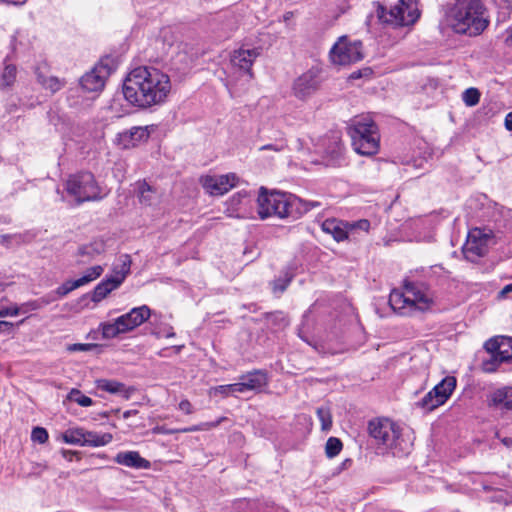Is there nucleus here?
Segmentation results:
<instances>
[{
	"label": "nucleus",
	"mask_w": 512,
	"mask_h": 512,
	"mask_svg": "<svg viewBox=\"0 0 512 512\" xmlns=\"http://www.w3.org/2000/svg\"><path fill=\"white\" fill-rule=\"evenodd\" d=\"M122 333H124V331H122V327L118 324L116 319L112 323L108 322L102 324V334L104 338H114Z\"/></svg>",
	"instance_id": "58836bf2"
},
{
	"label": "nucleus",
	"mask_w": 512,
	"mask_h": 512,
	"mask_svg": "<svg viewBox=\"0 0 512 512\" xmlns=\"http://www.w3.org/2000/svg\"><path fill=\"white\" fill-rule=\"evenodd\" d=\"M96 387L110 394H119L126 400L130 399L135 392L134 387H127L124 383L116 380L99 379L96 381Z\"/></svg>",
	"instance_id": "393cba45"
},
{
	"label": "nucleus",
	"mask_w": 512,
	"mask_h": 512,
	"mask_svg": "<svg viewBox=\"0 0 512 512\" xmlns=\"http://www.w3.org/2000/svg\"><path fill=\"white\" fill-rule=\"evenodd\" d=\"M55 298H49V296L47 297H43L41 299H39L38 301L41 303L42 307L49 304L51 301H54Z\"/></svg>",
	"instance_id": "680f3d73"
},
{
	"label": "nucleus",
	"mask_w": 512,
	"mask_h": 512,
	"mask_svg": "<svg viewBox=\"0 0 512 512\" xmlns=\"http://www.w3.org/2000/svg\"><path fill=\"white\" fill-rule=\"evenodd\" d=\"M149 132L146 127H132L117 134L115 143L122 149L135 146L138 142L146 140Z\"/></svg>",
	"instance_id": "4be33fe9"
},
{
	"label": "nucleus",
	"mask_w": 512,
	"mask_h": 512,
	"mask_svg": "<svg viewBox=\"0 0 512 512\" xmlns=\"http://www.w3.org/2000/svg\"><path fill=\"white\" fill-rule=\"evenodd\" d=\"M348 134L354 150L361 156L371 157L379 150L378 127L369 116H358L351 120Z\"/></svg>",
	"instance_id": "39448f33"
},
{
	"label": "nucleus",
	"mask_w": 512,
	"mask_h": 512,
	"mask_svg": "<svg viewBox=\"0 0 512 512\" xmlns=\"http://www.w3.org/2000/svg\"><path fill=\"white\" fill-rule=\"evenodd\" d=\"M114 461L119 465L134 469H149L151 466L150 462L142 458L137 451L119 452L115 456Z\"/></svg>",
	"instance_id": "b1692460"
},
{
	"label": "nucleus",
	"mask_w": 512,
	"mask_h": 512,
	"mask_svg": "<svg viewBox=\"0 0 512 512\" xmlns=\"http://www.w3.org/2000/svg\"><path fill=\"white\" fill-rule=\"evenodd\" d=\"M467 216L478 221H496L498 214L496 204H493L485 194L471 196L465 204Z\"/></svg>",
	"instance_id": "4468645a"
},
{
	"label": "nucleus",
	"mask_w": 512,
	"mask_h": 512,
	"mask_svg": "<svg viewBox=\"0 0 512 512\" xmlns=\"http://www.w3.org/2000/svg\"><path fill=\"white\" fill-rule=\"evenodd\" d=\"M456 387V378L453 376L445 377L432 389L433 395L437 398L436 402L445 403Z\"/></svg>",
	"instance_id": "bb28decb"
},
{
	"label": "nucleus",
	"mask_w": 512,
	"mask_h": 512,
	"mask_svg": "<svg viewBox=\"0 0 512 512\" xmlns=\"http://www.w3.org/2000/svg\"><path fill=\"white\" fill-rule=\"evenodd\" d=\"M348 134L354 150L361 156L371 157L379 150L378 127L369 116H358L351 120Z\"/></svg>",
	"instance_id": "0eeeda50"
},
{
	"label": "nucleus",
	"mask_w": 512,
	"mask_h": 512,
	"mask_svg": "<svg viewBox=\"0 0 512 512\" xmlns=\"http://www.w3.org/2000/svg\"><path fill=\"white\" fill-rule=\"evenodd\" d=\"M371 73H372L371 69L366 68V69H364V70H358V71L353 72V73L350 75V78H351V79H359V78H361L362 76H364V75H365V76H367V75H369V74H371Z\"/></svg>",
	"instance_id": "5fc2aeb1"
},
{
	"label": "nucleus",
	"mask_w": 512,
	"mask_h": 512,
	"mask_svg": "<svg viewBox=\"0 0 512 512\" xmlns=\"http://www.w3.org/2000/svg\"><path fill=\"white\" fill-rule=\"evenodd\" d=\"M437 398L434 397L433 391H429L417 404L426 411H432L435 408L443 405V403L436 402Z\"/></svg>",
	"instance_id": "37998d69"
},
{
	"label": "nucleus",
	"mask_w": 512,
	"mask_h": 512,
	"mask_svg": "<svg viewBox=\"0 0 512 512\" xmlns=\"http://www.w3.org/2000/svg\"><path fill=\"white\" fill-rule=\"evenodd\" d=\"M65 85V81L59 79L55 76H49L42 87L46 90H49L51 93H56L60 89H62Z\"/></svg>",
	"instance_id": "c03bdc74"
},
{
	"label": "nucleus",
	"mask_w": 512,
	"mask_h": 512,
	"mask_svg": "<svg viewBox=\"0 0 512 512\" xmlns=\"http://www.w3.org/2000/svg\"><path fill=\"white\" fill-rule=\"evenodd\" d=\"M224 420H226V417H220L218 420H216L214 422L202 423V424L195 425V426H192V427H189V428H185L182 431L183 432H196V431L209 430V429L217 427Z\"/></svg>",
	"instance_id": "49530a36"
},
{
	"label": "nucleus",
	"mask_w": 512,
	"mask_h": 512,
	"mask_svg": "<svg viewBox=\"0 0 512 512\" xmlns=\"http://www.w3.org/2000/svg\"><path fill=\"white\" fill-rule=\"evenodd\" d=\"M2 2L20 6V5H23L26 2V0H23L21 2H12V1H7V0H2Z\"/></svg>",
	"instance_id": "338daca9"
},
{
	"label": "nucleus",
	"mask_w": 512,
	"mask_h": 512,
	"mask_svg": "<svg viewBox=\"0 0 512 512\" xmlns=\"http://www.w3.org/2000/svg\"><path fill=\"white\" fill-rule=\"evenodd\" d=\"M260 55L259 48L244 49L240 48L233 52L231 63L245 73L252 76L251 67L255 59Z\"/></svg>",
	"instance_id": "412c9836"
},
{
	"label": "nucleus",
	"mask_w": 512,
	"mask_h": 512,
	"mask_svg": "<svg viewBox=\"0 0 512 512\" xmlns=\"http://www.w3.org/2000/svg\"><path fill=\"white\" fill-rule=\"evenodd\" d=\"M31 439L34 442L44 444L48 440V432L43 427H35L32 430Z\"/></svg>",
	"instance_id": "de8ad7c7"
},
{
	"label": "nucleus",
	"mask_w": 512,
	"mask_h": 512,
	"mask_svg": "<svg viewBox=\"0 0 512 512\" xmlns=\"http://www.w3.org/2000/svg\"><path fill=\"white\" fill-rule=\"evenodd\" d=\"M442 11L446 25L457 34L477 36L489 24L481 0H447Z\"/></svg>",
	"instance_id": "f03ea898"
},
{
	"label": "nucleus",
	"mask_w": 512,
	"mask_h": 512,
	"mask_svg": "<svg viewBox=\"0 0 512 512\" xmlns=\"http://www.w3.org/2000/svg\"><path fill=\"white\" fill-rule=\"evenodd\" d=\"M216 391L223 394L224 396H227L229 394H232L230 391V388L227 387V385H220L216 388Z\"/></svg>",
	"instance_id": "4d7b16f0"
},
{
	"label": "nucleus",
	"mask_w": 512,
	"mask_h": 512,
	"mask_svg": "<svg viewBox=\"0 0 512 512\" xmlns=\"http://www.w3.org/2000/svg\"><path fill=\"white\" fill-rule=\"evenodd\" d=\"M137 412H138L137 410H127L123 413V418L127 419V418L131 417L132 415H136Z\"/></svg>",
	"instance_id": "0e129e2a"
},
{
	"label": "nucleus",
	"mask_w": 512,
	"mask_h": 512,
	"mask_svg": "<svg viewBox=\"0 0 512 512\" xmlns=\"http://www.w3.org/2000/svg\"><path fill=\"white\" fill-rule=\"evenodd\" d=\"M109 62V58L102 59L91 71L84 74L80 79L81 87L88 92L101 91L113 70Z\"/></svg>",
	"instance_id": "2eb2a0df"
},
{
	"label": "nucleus",
	"mask_w": 512,
	"mask_h": 512,
	"mask_svg": "<svg viewBox=\"0 0 512 512\" xmlns=\"http://www.w3.org/2000/svg\"><path fill=\"white\" fill-rule=\"evenodd\" d=\"M505 127L507 130L512 131V112H509L505 117Z\"/></svg>",
	"instance_id": "bf43d9fd"
},
{
	"label": "nucleus",
	"mask_w": 512,
	"mask_h": 512,
	"mask_svg": "<svg viewBox=\"0 0 512 512\" xmlns=\"http://www.w3.org/2000/svg\"><path fill=\"white\" fill-rule=\"evenodd\" d=\"M330 58L333 63L339 65L358 62L364 58L362 42L350 41L346 36H342L330 50Z\"/></svg>",
	"instance_id": "ddd939ff"
},
{
	"label": "nucleus",
	"mask_w": 512,
	"mask_h": 512,
	"mask_svg": "<svg viewBox=\"0 0 512 512\" xmlns=\"http://www.w3.org/2000/svg\"><path fill=\"white\" fill-rule=\"evenodd\" d=\"M501 441L507 447H511L512 446V438L505 437Z\"/></svg>",
	"instance_id": "69168bd1"
},
{
	"label": "nucleus",
	"mask_w": 512,
	"mask_h": 512,
	"mask_svg": "<svg viewBox=\"0 0 512 512\" xmlns=\"http://www.w3.org/2000/svg\"><path fill=\"white\" fill-rule=\"evenodd\" d=\"M347 228L349 232V236H352L356 230H361L363 232H368L370 228V222L367 219H361L354 222L347 221Z\"/></svg>",
	"instance_id": "a18cd8bd"
},
{
	"label": "nucleus",
	"mask_w": 512,
	"mask_h": 512,
	"mask_svg": "<svg viewBox=\"0 0 512 512\" xmlns=\"http://www.w3.org/2000/svg\"><path fill=\"white\" fill-rule=\"evenodd\" d=\"M293 194L268 191L266 187H260L257 198L258 214L261 219L272 216L278 218H292V200Z\"/></svg>",
	"instance_id": "6e6552de"
},
{
	"label": "nucleus",
	"mask_w": 512,
	"mask_h": 512,
	"mask_svg": "<svg viewBox=\"0 0 512 512\" xmlns=\"http://www.w3.org/2000/svg\"><path fill=\"white\" fill-rule=\"evenodd\" d=\"M434 302L432 290L423 282L405 281L403 290H392L389 304L394 311L405 315L413 310H428Z\"/></svg>",
	"instance_id": "7ed1b4c3"
},
{
	"label": "nucleus",
	"mask_w": 512,
	"mask_h": 512,
	"mask_svg": "<svg viewBox=\"0 0 512 512\" xmlns=\"http://www.w3.org/2000/svg\"><path fill=\"white\" fill-rule=\"evenodd\" d=\"M487 403L490 408L502 412H512V387H502L488 395Z\"/></svg>",
	"instance_id": "aec40b11"
},
{
	"label": "nucleus",
	"mask_w": 512,
	"mask_h": 512,
	"mask_svg": "<svg viewBox=\"0 0 512 512\" xmlns=\"http://www.w3.org/2000/svg\"><path fill=\"white\" fill-rule=\"evenodd\" d=\"M320 85L319 69L311 68L294 80L293 94L298 99L305 100L313 95L320 88Z\"/></svg>",
	"instance_id": "dca6fc26"
},
{
	"label": "nucleus",
	"mask_w": 512,
	"mask_h": 512,
	"mask_svg": "<svg viewBox=\"0 0 512 512\" xmlns=\"http://www.w3.org/2000/svg\"><path fill=\"white\" fill-rule=\"evenodd\" d=\"M103 273V267L100 265L93 266L84 273V275L80 278H78L79 282L82 286L92 282L93 280L97 279L101 276Z\"/></svg>",
	"instance_id": "ea45409f"
},
{
	"label": "nucleus",
	"mask_w": 512,
	"mask_h": 512,
	"mask_svg": "<svg viewBox=\"0 0 512 512\" xmlns=\"http://www.w3.org/2000/svg\"><path fill=\"white\" fill-rule=\"evenodd\" d=\"M510 292H512V283L504 286L499 292V295L500 297H506Z\"/></svg>",
	"instance_id": "13d9d810"
},
{
	"label": "nucleus",
	"mask_w": 512,
	"mask_h": 512,
	"mask_svg": "<svg viewBox=\"0 0 512 512\" xmlns=\"http://www.w3.org/2000/svg\"><path fill=\"white\" fill-rule=\"evenodd\" d=\"M90 347V344H73L69 349L71 351H87L90 349Z\"/></svg>",
	"instance_id": "6e6d98bb"
},
{
	"label": "nucleus",
	"mask_w": 512,
	"mask_h": 512,
	"mask_svg": "<svg viewBox=\"0 0 512 512\" xmlns=\"http://www.w3.org/2000/svg\"><path fill=\"white\" fill-rule=\"evenodd\" d=\"M111 441L112 435L110 433L98 434L85 431V446L100 447L109 444Z\"/></svg>",
	"instance_id": "473e14b6"
},
{
	"label": "nucleus",
	"mask_w": 512,
	"mask_h": 512,
	"mask_svg": "<svg viewBox=\"0 0 512 512\" xmlns=\"http://www.w3.org/2000/svg\"><path fill=\"white\" fill-rule=\"evenodd\" d=\"M376 15L384 25L401 27L414 24L420 17V12L416 0H399L389 8L378 3Z\"/></svg>",
	"instance_id": "1a4fd4ad"
},
{
	"label": "nucleus",
	"mask_w": 512,
	"mask_h": 512,
	"mask_svg": "<svg viewBox=\"0 0 512 512\" xmlns=\"http://www.w3.org/2000/svg\"><path fill=\"white\" fill-rule=\"evenodd\" d=\"M105 251V242L103 240H94L89 244L79 247L78 255L87 257L88 260L95 258Z\"/></svg>",
	"instance_id": "2f4dec72"
},
{
	"label": "nucleus",
	"mask_w": 512,
	"mask_h": 512,
	"mask_svg": "<svg viewBox=\"0 0 512 512\" xmlns=\"http://www.w3.org/2000/svg\"><path fill=\"white\" fill-rule=\"evenodd\" d=\"M16 41H17V36L14 34L11 37V42H10L11 53L8 54L3 61L4 67H3V70L0 75V89H5L8 87H11L16 81L17 67L13 63L10 62L12 59V55H14V53L16 51Z\"/></svg>",
	"instance_id": "6ab92c4d"
},
{
	"label": "nucleus",
	"mask_w": 512,
	"mask_h": 512,
	"mask_svg": "<svg viewBox=\"0 0 512 512\" xmlns=\"http://www.w3.org/2000/svg\"><path fill=\"white\" fill-rule=\"evenodd\" d=\"M35 74H36V77H37V81H38L39 84H41V86L44 84L46 79L49 77V76H47V73L45 71H43L42 67H40V66H38L36 68Z\"/></svg>",
	"instance_id": "864d4df0"
},
{
	"label": "nucleus",
	"mask_w": 512,
	"mask_h": 512,
	"mask_svg": "<svg viewBox=\"0 0 512 512\" xmlns=\"http://www.w3.org/2000/svg\"><path fill=\"white\" fill-rule=\"evenodd\" d=\"M81 283L79 282L78 279L76 280H68L66 282H64L62 285H60L56 290H55V294L59 297V298H62V297H65L67 294H69L70 292H72L73 290L81 287Z\"/></svg>",
	"instance_id": "a19ab883"
},
{
	"label": "nucleus",
	"mask_w": 512,
	"mask_h": 512,
	"mask_svg": "<svg viewBox=\"0 0 512 512\" xmlns=\"http://www.w3.org/2000/svg\"><path fill=\"white\" fill-rule=\"evenodd\" d=\"M484 348L491 358L483 362L486 372H494L502 363L512 364V337L495 336L485 342Z\"/></svg>",
	"instance_id": "f8f14e48"
},
{
	"label": "nucleus",
	"mask_w": 512,
	"mask_h": 512,
	"mask_svg": "<svg viewBox=\"0 0 512 512\" xmlns=\"http://www.w3.org/2000/svg\"><path fill=\"white\" fill-rule=\"evenodd\" d=\"M40 308H42V305L38 300L31 301L22 305V311L24 313L30 310H38Z\"/></svg>",
	"instance_id": "3c124183"
},
{
	"label": "nucleus",
	"mask_w": 512,
	"mask_h": 512,
	"mask_svg": "<svg viewBox=\"0 0 512 512\" xmlns=\"http://www.w3.org/2000/svg\"><path fill=\"white\" fill-rule=\"evenodd\" d=\"M292 200V219H298L305 213L309 212L314 208L321 207V202L319 201H306L295 195H293Z\"/></svg>",
	"instance_id": "c85d7f7f"
},
{
	"label": "nucleus",
	"mask_w": 512,
	"mask_h": 512,
	"mask_svg": "<svg viewBox=\"0 0 512 512\" xmlns=\"http://www.w3.org/2000/svg\"><path fill=\"white\" fill-rule=\"evenodd\" d=\"M65 190L73 197L76 204L99 200L106 195L96 182L94 175L87 171L70 175L66 181Z\"/></svg>",
	"instance_id": "9d476101"
},
{
	"label": "nucleus",
	"mask_w": 512,
	"mask_h": 512,
	"mask_svg": "<svg viewBox=\"0 0 512 512\" xmlns=\"http://www.w3.org/2000/svg\"><path fill=\"white\" fill-rule=\"evenodd\" d=\"M294 275V271L290 267L283 270L281 275L273 281V291L280 293L284 292Z\"/></svg>",
	"instance_id": "72a5a7b5"
},
{
	"label": "nucleus",
	"mask_w": 512,
	"mask_h": 512,
	"mask_svg": "<svg viewBox=\"0 0 512 512\" xmlns=\"http://www.w3.org/2000/svg\"><path fill=\"white\" fill-rule=\"evenodd\" d=\"M20 313V308L17 305H13L7 308H0V317L16 316Z\"/></svg>",
	"instance_id": "09e8293b"
},
{
	"label": "nucleus",
	"mask_w": 512,
	"mask_h": 512,
	"mask_svg": "<svg viewBox=\"0 0 512 512\" xmlns=\"http://www.w3.org/2000/svg\"><path fill=\"white\" fill-rule=\"evenodd\" d=\"M321 229L326 234H330L337 242H342L349 239V232L347 228V221L338 220L335 218L326 219L321 224Z\"/></svg>",
	"instance_id": "5701e85b"
},
{
	"label": "nucleus",
	"mask_w": 512,
	"mask_h": 512,
	"mask_svg": "<svg viewBox=\"0 0 512 512\" xmlns=\"http://www.w3.org/2000/svg\"><path fill=\"white\" fill-rule=\"evenodd\" d=\"M242 197H246V192H238L236 195L233 196L232 201L233 202H240Z\"/></svg>",
	"instance_id": "e2e57ef3"
},
{
	"label": "nucleus",
	"mask_w": 512,
	"mask_h": 512,
	"mask_svg": "<svg viewBox=\"0 0 512 512\" xmlns=\"http://www.w3.org/2000/svg\"><path fill=\"white\" fill-rule=\"evenodd\" d=\"M131 263L132 261L128 254H123L118 258L117 263L113 267V274L109 276L116 285L120 286L130 273Z\"/></svg>",
	"instance_id": "cd10ccee"
},
{
	"label": "nucleus",
	"mask_w": 512,
	"mask_h": 512,
	"mask_svg": "<svg viewBox=\"0 0 512 512\" xmlns=\"http://www.w3.org/2000/svg\"><path fill=\"white\" fill-rule=\"evenodd\" d=\"M368 430L376 444L382 446L393 456L402 457L410 453L412 441L405 438L399 427L387 418L374 419L369 422Z\"/></svg>",
	"instance_id": "20e7f679"
},
{
	"label": "nucleus",
	"mask_w": 512,
	"mask_h": 512,
	"mask_svg": "<svg viewBox=\"0 0 512 512\" xmlns=\"http://www.w3.org/2000/svg\"><path fill=\"white\" fill-rule=\"evenodd\" d=\"M317 417L323 431H329L332 427V415L329 407L321 406L316 410Z\"/></svg>",
	"instance_id": "c9c22d12"
},
{
	"label": "nucleus",
	"mask_w": 512,
	"mask_h": 512,
	"mask_svg": "<svg viewBox=\"0 0 512 512\" xmlns=\"http://www.w3.org/2000/svg\"><path fill=\"white\" fill-rule=\"evenodd\" d=\"M179 409L184 412L185 414H192L193 413V406L188 400H182L179 403Z\"/></svg>",
	"instance_id": "603ef678"
},
{
	"label": "nucleus",
	"mask_w": 512,
	"mask_h": 512,
	"mask_svg": "<svg viewBox=\"0 0 512 512\" xmlns=\"http://www.w3.org/2000/svg\"><path fill=\"white\" fill-rule=\"evenodd\" d=\"M227 387L230 388V391L232 394L234 393H244L247 391L244 383L242 380H240V382L238 383H233V384H228Z\"/></svg>",
	"instance_id": "8fccbe9b"
},
{
	"label": "nucleus",
	"mask_w": 512,
	"mask_h": 512,
	"mask_svg": "<svg viewBox=\"0 0 512 512\" xmlns=\"http://www.w3.org/2000/svg\"><path fill=\"white\" fill-rule=\"evenodd\" d=\"M171 89L168 75L153 67L133 69L123 83V95L132 105L148 108L166 99Z\"/></svg>",
	"instance_id": "f257e3e1"
},
{
	"label": "nucleus",
	"mask_w": 512,
	"mask_h": 512,
	"mask_svg": "<svg viewBox=\"0 0 512 512\" xmlns=\"http://www.w3.org/2000/svg\"><path fill=\"white\" fill-rule=\"evenodd\" d=\"M243 381L247 391H260L268 384L267 373L263 370H254L243 374L239 378Z\"/></svg>",
	"instance_id": "a878e982"
},
{
	"label": "nucleus",
	"mask_w": 512,
	"mask_h": 512,
	"mask_svg": "<svg viewBox=\"0 0 512 512\" xmlns=\"http://www.w3.org/2000/svg\"><path fill=\"white\" fill-rule=\"evenodd\" d=\"M12 328V323L8 321H0V332L1 331H8Z\"/></svg>",
	"instance_id": "052dcab7"
},
{
	"label": "nucleus",
	"mask_w": 512,
	"mask_h": 512,
	"mask_svg": "<svg viewBox=\"0 0 512 512\" xmlns=\"http://www.w3.org/2000/svg\"><path fill=\"white\" fill-rule=\"evenodd\" d=\"M343 448V444L340 439L336 437L328 438L325 445V453L328 458H334L337 456Z\"/></svg>",
	"instance_id": "e433bc0d"
},
{
	"label": "nucleus",
	"mask_w": 512,
	"mask_h": 512,
	"mask_svg": "<svg viewBox=\"0 0 512 512\" xmlns=\"http://www.w3.org/2000/svg\"><path fill=\"white\" fill-rule=\"evenodd\" d=\"M239 177L235 173L225 175H206L201 177L200 182L207 193L211 195H223L235 187Z\"/></svg>",
	"instance_id": "f3484780"
},
{
	"label": "nucleus",
	"mask_w": 512,
	"mask_h": 512,
	"mask_svg": "<svg viewBox=\"0 0 512 512\" xmlns=\"http://www.w3.org/2000/svg\"><path fill=\"white\" fill-rule=\"evenodd\" d=\"M119 286L114 283L110 277H106L102 280L93 290L92 293V301L100 302L104 299L110 292L117 289Z\"/></svg>",
	"instance_id": "7c9ffc66"
},
{
	"label": "nucleus",
	"mask_w": 512,
	"mask_h": 512,
	"mask_svg": "<svg viewBox=\"0 0 512 512\" xmlns=\"http://www.w3.org/2000/svg\"><path fill=\"white\" fill-rule=\"evenodd\" d=\"M496 234L489 228L475 227L468 232L463 246L464 257L470 262H476L485 256L488 248L496 244Z\"/></svg>",
	"instance_id": "9b49d317"
},
{
	"label": "nucleus",
	"mask_w": 512,
	"mask_h": 512,
	"mask_svg": "<svg viewBox=\"0 0 512 512\" xmlns=\"http://www.w3.org/2000/svg\"><path fill=\"white\" fill-rule=\"evenodd\" d=\"M67 398L72 401V402H75L77 404H79L80 406L82 407H89L93 404V400L88 397V396H85L84 394H82V392L78 389H72Z\"/></svg>",
	"instance_id": "4c0bfd02"
},
{
	"label": "nucleus",
	"mask_w": 512,
	"mask_h": 512,
	"mask_svg": "<svg viewBox=\"0 0 512 512\" xmlns=\"http://www.w3.org/2000/svg\"><path fill=\"white\" fill-rule=\"evenodd\" d=\"M151 315V310L148 306L142 305L131 309L128 313L118 317L116 320L122 327L124 333L135 329L144 323Z\"/></svg>",
	"instance_id": "a211bd4d"
},
{
	"label": "nucleus",
	"mask_w": 512,
	"mask_h": 512,
	"mask_svg": "<svg viewBox=\"0 0 512 512\" xmlns=\"http://www.w3.org/2000/svg\"><path fill=\"white\" fill-rule=\"evenodd\" d=\"M506 41L512 46V28L509 30V35Z\"/></svg>",
	"instance_id": "774afa93"
},
{
	"label": "nucleus",
	"mask_w": 512,
	"mask_h": 512,
	"mask_svg": "<svg viewBox=\"0 0 512 512\" xmlns=\"http://www.w3.org/2000/svg\"><path fill=\"white\" fill-rule=\"evenodd\" d=\"M136 185L139 202L145 206H151L156 200V191L145 180L138 181Z\"/></svg>",
	"instance_id": "c756f323"
},
{
	"label": "nucleus",
	"mask_w": 512,
	"mask_h": 512,
	"mask_svg": "<svg viewBox=\"0 0 512 512\" xmlns=\"http://www.w3.org/2000/svg\"><path fill=\"white\" fill-rule=\"evenodd\" d=\"M463 102L469 106L473 107L479 103L480 100V92L476 88H468L462 94Z\"/></svg>",
	"instance_id": "79ce46f5"
},
{
	"label": "nucleus",
	"mask_w": 512,
	"mask_h": 512,
	"mask_svg": "<svg viewBox=\"0 0 512 512\" xmlns=\"http://www.w3.org/2000/svg\"><path fill=\"white\" fill-rule=\"evenodd\" d=\"M348 134L354 150L361 156L371 157L379 150L378 127L369 116H358L351 120Z\"/></svg>",
	"instance_id": "423d86ee"
},
{
	"label": "nucleus",
	"mask_w": 512,
	"mask_h": 512,
	"mask_svg": "<svg viewBox=\"0 0 512 512\" xmlns=\"http://www.w3.org/2000/svg\"><path fill=\"white\" fill-rule=\"evenodd\" d=\"M63 440L68 444L85 446V431L82 429L68 430L63 434Z\"/></svg>",
	"instance_id": "f704fd0d"
}]
</instances>
